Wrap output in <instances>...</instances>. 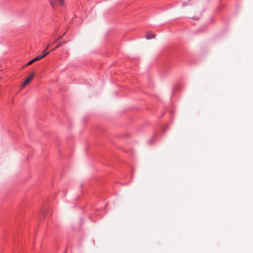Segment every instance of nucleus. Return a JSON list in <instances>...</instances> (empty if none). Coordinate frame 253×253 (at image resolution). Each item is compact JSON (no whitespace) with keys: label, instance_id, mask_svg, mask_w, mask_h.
<instances>
[{"label":"nucleus","instance_id":"obj_1","mask_svg":"<svg viewBox=\"0 0 253 253\" xmlns=\"http://www.w3.org/2000/svg\"><path fill=\"white\" fill-rule=\"evenodd\" d=\"M50 3L53 7L57 5H59L60 6H63L64 4V0H54V1L50 0Z\"/></svg>","mask_w":253,"mask_h":253},{"label":"nucleus","instance_id":"obj_2","mask_svg":"<svg viewBox=\"0 0 253 253\" xmlns=\"http://www.w3.org/2000/svg\"><path fill=\"white\" fill-rule=\"evenodd\" d=\"M33 77L34 75L33 74L31 75L30 77H29L28 78H27L21 84V88H24L28 84H29L33 78Z\"/></svg>","mask_w":253,"mask_h":253},{"label":"nucleus","instance_id":"obj_3","mask_svg":"<svg viewBox=\"0 0 253 253\" xmlns=\"http://www.w3.org/2000/svg\"><path fill=\"white\" fill-rule=\"evenodd\" d=\"M155 35L153 33L150 32H148L145 36V38L148 40L152 39L155 38Z\"/></svg>","mask_w":253,"mask_h":253},{"label":"nucleus","instance_id":"obj_4","mask_svg":"<svg viewBox=\"0 0 253 253\" xmlns=\"http://www.w3.org/2000/svg\"><path fill=\"white\" fill-rule=\"evenodd\" d=\"M49 46V45L47 46L45 50H47ZM49 53V52H45V50H44L42 52V55H39L38 57L39 58H40V59H41L44 57L46 55H47Z\"/></svg>","mask_w":253,"mask_h":253},{"label":"nucleus","instance_id":"obj_5","mask_svg":"<svg viewBox=\"0 0 253 253\" xmlns=\"http://www.w3.org/2000/svg\"><path fill=\"white\" fill-rule=\"evenodd\" d=\"M39 60H40V58H39L38 56H37L35 57V58H34L31 60H30L29 62H28L27 64V65H30L32 64L33 63H34L37 61H38Z\"/></svg>","mask_w":253,"mask_h":253},{"label":"nucleus","instance_id":"obj_6","mask_svg":"<svg viewBox=\"0 0 253 253\" xmlns=\"http://www.w3.org/2000/svg\"><path fill=\"white\" fill-rule=\"evenodd\" d=\"M65 43H66L65 42H59V44L54 49H52V50L55 49H56V48H58L59 47H60L61 46H62L63 45V44H64Z\"/></svg>","mask_w":253,"mask_h":253}]
</instances>
